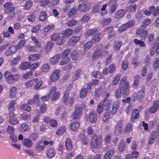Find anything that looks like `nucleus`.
<instances>
[{"label":"nucleus","instance_id":"nucleus-3","mask_svg":"<svg viewBox=\"0 0 159 159\" xmlns=\"http://www.w3.org/2000/svg\"><path fill=\"white\" fill-rule=\"evenodd\" d=\"M4 77L7 80L8 82L10 84H12L17 81L19 76L17 74L12 75L9 71L6 72L4 75Z\"/></svg>","mask_w":159,"mask_h":159},{"label":"nucleus","instance_id":"nucleus-25","mask_svg":"<svg viewBox=\"0 0 159 159\" xmlns=\"http://www.w3.org/2000/svg\"><path fill=\"white\" fill-rule=\"evenodd\" d=\"M78 53L76 50L72 51L70 52V56L71 58L73 60H77L78 58Z\"/></svg>","mask_w":159,"mask_h":159},{"label":"nucleus","instance_id":"nucleus-30","mask_svg":"<svg viewBox=\"0 0 159 159\" xmlns=\"http://www.w3.org/2000/svg\"><path fill=\"white\" fill-rule=\"evenodd\" d=\"M136 8V6L134 4H132L127 7V11L129 13L133 12L135 11Z\"/></svg>","mask_w":159,"mask_h":159},{"label":"nucleus","instance_id":"nucleus-40","mask_svg":"<svg viewBox=\"0 0 159 159\" xmlns=\"http://www.w3.org/2000/svg\"><path fill=\"white\" fill-rule=\"evenodd\" d=\"M154 39V34L151 33L148 36L147 43L149 44H152Z\"/></svg>","mask_w":159,"mask_h":159},{"label":"nucleus","instance_id":"nucleus-34","mask_svg":"<svg viewBox=\"0 0 159 159\" xmlns=\"http://www.w3.org/2000/svg\"><path fill=\"white\" fill-rule=\"evenodd\" d=\"M144 89H141L137 93V96L138 98L140 100H142L144 97Z\"/></svg>","mask_w":159,"mask_h":159},{"label":"nucleus","instance_id":"nucleus-4","mask_svg":"<svg viewBox=\"0 0 159 159\" xmlns=\"http://www.w3.org/2000/svg\"><path fill=\"white\" fill-rule=\"evenodd\" d=\"M60 95V92L57 91V88L55 86H53L51 87L49 95L52 101H54L57 100Z\"/></svg>","mask_w":159,"mask_h":159},{"label":"nucleus","instance_id":"nucleus-57","mask_svg":"<svg viewBox=\"0 0 159 159\" xmlns=\"http://www.w3.org/2000/svg\"><path fill=\"white\" fill-rule=\"evenodd\" d=\"M107 6V4H105L102 7L101 11L100 12V13L102 16H104L107 14V11L105 10Z\"/></svg>","mask_w":159,"mask_h":159},{"label":"nucleus","instance_id":"nucleus-17","mask_svg":"<svg viewBox=\"0 0 159 159\" xmlns=\"http://www.w3.org/2000/svg\"><path fill=\"white\" fill-rule=\"evenodd\" d=\"M97 46L99 47L100 48H98L94 52L93 54V58L94 59H95L98 58L99 56H101V51H100V49L102 47V45L101 44H97Z\"/></svg>","mask_w":159,"mask_h":159},{"label":"nucleus","instance_id":"nucleus-10","mask_svg":"<svg viewBox=\"0 0 159 159\" xmlns=\"http://www.w3.org/2000/svg\"><path fill=\"white\" fill-rule=\"evenodd\" d=\"M122 124L120 122H118L116 124L114 128V134L116 136L120 135L122 132L121 127Z\"/></svg>","mask_w":159,"mask_h":159},{"label":"nucleus","instance_id":"nucleus-53","mask_svg":"<svg viewBox=\"0 0 159 159\" xmlns=\"http://www.w3.org/2000/svg\"><path fill=\"white\" fill-rule=\"evenodd\" d=\"M150 86L151 89H155L157 88V81L156 80H152L150 82Z\"/></svg>","mask_w":159,"mask_h":159},{"label":"nucleus","instance_id":"nucleus-39","mask_svg":"<svg viewBox=\"0 0 159 159\" xmlns=\"http://www.w3.org/2000/svg\"><path fill=\"white\" fill-rule=\"evenodd\" d=\"M16 104V102L15 100H12L10 102L8 106V109L10 111H13L14 109L15 105Z\"/></svg>","mask_w":159,"mask_h":159},{"label":"nucleus","instance_id":"nucleus-2","mask_svg":"<svg viewBox=\"0 0 159 159\" xmlns=\"http://www.w3.org/2000/svg\"><path fill=\"white\" fill-rule=\"evenodd\" d=\"M102 143V137L101 135L97 136L94 134L93 136L90 143L91 148H96L101 147Z\"/></svg>","mask_w":159,"mask_h":159},{"label":"nucleus","instance_id":"nucleus-28","mask_svg":"<svg viewBox=\"0 0 159 159\" xmlns=\"http://www.w3.org/2000/svg\"><path fill=\"white\" fill-rule=\"evenodd\" d=\"M115 152L114 150L107 152L104 156V159H110Z\"/></svg>","mask_w":159,"mask_h":159},{"label":"nucleus","instance_id":"nucleus-52","mask_svg":"<svg viewBox=\"0 0 159 159\" xmlns=\"http://www.w3.org/2000/svg\"><path fill=\"white\" fill-rule=\"evenodd\" d=\"M9 123L12 125H15L18 124L19 121L16 118H10L8 120Z\"/></svg>","mask_w":159,"mask_h":159},{"label":"nucleus","instance_id":"nucleus-11","mask_svg":"<svg viewBox=\"0 0 159 159\" xmlns=\"http://www.w3.org/2000/svg\"><path fill=\"white\" fill-rule=\"evenodd\" d=\"M45 146L43 140H40L36 144L35 147V150L37 152H40L44 149Z\"/></svg>","mask_w":159,"mask_h":159},{"label":"nucleus","instance_id":"nucleus-13","mask_svg":"<svg viewBox=\"0 0 159 159\" xmlns=\"http://www.w3.org/2000/svg\"><path fill=\"white\" fill-rule=\"evenodd\" d=\"M22 143L24 147L28 148H31L33 145V142L29 139H23Z\"/></svg>","mask_w":159,"mask_h":159},{"label":"nucleus","instance_id":"nucleus-6","mask_svg":"<svg viewBox=\"0 0 159 159\" xmlns=\"http://www.w3.org/2000/svg\"><path fill=\"white\" fill-rule=\"evenodd\" d=\"M112 103L111 100H108L107 101V98H106L103 100L101 101L100 103H102L103 110H105L106 111H107L110 110Z\"/></svg>","mask_w":159,"mask_h":159},{"label":"nucleus","instance_id":"nucleus-48","mask_svg":"<svg viewBox=\"0 0 159 159\" xmlns=\"http://www.w3.org/2000/svg\"><path fill=\"white\" fill-rule=\"evenodd\" d=\"M77 23L76 20H69L67 23V25L70 27H72L75 26Z\"/></svg>","mask_w":159,"mask_h":159},{"label":"nucleus","instance_id":"nucleus-32","mask_svg":"<svg viewBox=\"0 0 159 159\" xmlns=\"http://www.w3.org/2000/svg\"><path fill=\"white\" fill-rule=\"evenodd\" d=\"M30 64L27 62H25L22 63L19 66V68L20 70H26L30 67Z\"/></svg>","mask_w":159,"mask_h":159},{"label":"nucleus","instance_id":"nucleus-43","mask_svg":"<svg viewBox=\"0 0 159 159\" xmlns=\"http://www.w3.org/2000/svg\"><path fill=\"white\" fill-rule=\"evenodd\" d=\"M140 79V76L139 75H136L135 76L134 82L133 84V87H136L138 86Z\"/></svg>","mask_w":159,"mask_h":159},{"label":"nucleus","instance_id":"nucleus-27","mask_svg":"<svg viewBox=\"0 0 159 159\" xmlns=\"http://www.w3.org/2000/svg\"><path fill=\"white\" fill-rule=\"evenodd\" d=\"M41 56L38 54H36L30 55L28 57V59L31 61L37 60Z\"/></svg>","mask_w":159,"mask_h":159},{"label":"nucleus","instance_id":"nucleus-12","mask_svg":"<svg viewBox=\"0 0 159 159\" xmlns=\"http://www.w3.org/2000/svg\"><path fill=\"white\" fill-rule=\"evenodd\" d=\"M58 71V70H55L52 73L50 79L52 82H55L59 78L60 74Z\"/></svg>","mask_w":159,"mask_h":159},{"label":"nucleus","instance_id":"nucleus-45","mask_svg":"<svg viewBox=\"0 0 159 159\" xmlns=\"http://www.w3.org/2000/svg\"><path fill=\"white\" fill-rule=\"evenodd\" d=\"M66 131L65 126H61L59 128L56 132V134L58 135H61L63 134Z\"/></svg>","mask_w":159,"mask_h":159},{"label":"nucleus","instance_id":"nucleus-42","mask_svg":"<svg viewBox=\"0 0 159 159\" xmlns=\"http://www.w3.org/2000/svg\"><path fill=\"white\" fill-rule=\"evenodd\" d=\"M92 76L95 78H102L103 77L102 73L99 71H94L92 74Z\"/></svg>","mask_w":159,"mask_h":159},{"label":"nucleus","instance_id":"nucleus-29","mask_svg":"<svg viewBox=\"0 0 159 159\" xmlns=\"http://www.w3.org/2000/svg\"><path fill=\"white\" fill-rule=\"evenodd\" d=\"M60 56L59 55H57L50 60V62L53 64H55L57 63L59 60Z\"/></svg>","mask_w":159,"mask_h":159},{"label":"nucleus","instance_id":"nucleus-64","mask_svg":"<svg viewBox=\"0 0 159 159\" xmlns=\"http://www.w3.org/2000/svg\"><path fill=\"white\" fill-rule=\"evenodd\" d=\"M38 137V134L36 133H32L30 135V138L33 141H35Z\"/></svg>","mask_w":159,"mask_h":159},{"label":"nucleus","instance_id":"nucleus-23","mask_svg":"<svg viewBox=\"0 0 159 159\" xmlns=\"http://www.w3.org/2000/svg\"><path fill=\"white\" fill-rule=\"evenodd\" d=\"M89 8V6L86 4L82 3L79 5L78 9L81 11H88Z\"/></svg>","mask_w":159,"mask_h":159},{"label":"nucleus","instance_id":"nucleus-21","mask_svg":"<svg viewBox=\"0 0 159 159\" xmlns=\"http://www.w3.org/2000/svg\"><path fill=\"white\" fill-rule=\"evenodd\" d=\"M139 117V111L137 109L133 110L132 112L131 119V121L132 122L134 121V120L138 118Z\"/></svg>","mask_w":159,"mask_h":159},{"label":"nucleus","instance_id":"nucleus-18","mask_svg":"<svg viewBox=\"0 0 159 159\" xmlns=\"http://www.w3.org/2000/svg\"><path fill=\"white\" fill-rule=\"evenodd\" d=\"M126 13L125 9H120L117 11L115 15V17L116 19H119L122 17Z\"/></svg>","mask_w":159,"mask_h":159},{"label":"nucleus","instance_id":"nucleus-62","mask_svg":"<svg viewBox=\"0 0 159 159\" xmlns=\"http://www.w3.org/2000/svg\"><path fill=\"white\" fill-rule=\"evenodd\" d=\"M64 37L63 36L58 37L57 39V43L58 45L62 44L64 43Z\"/></svg>","mask_w":159,"mask_h":159},{"label":"nucleus","instance_id":"nucleus-9","mask_svg":"<svg viewBox=\"0 0 159 159\" xmlns=\"http://www.w3.org/2000/svg\"><path fill=\"white\" fill-rule=\"evenodd\" d=\"M12 6V3L10 2H6L4 4L3 7L5 8L4 11L6 13H9L15 10V7Z\"/></svg>","mask_w":159,"mask_h":159},{"label":"nucleus","instance_id":"nucleus-1","mask_svg":"<svg viewBox=\"0 0 159 159\" xmlns=\"http://www.w3.org/2000/svg\"><path fill=\"white\" fill-rule=\"evenodd\" d=\"M119 89L122 91L124 98H126L129 94L130 86L128 81L127 80L126 77H123L121 80L119 84Z\"/></svg>","mask_w":159,"mask_h":159},{"label":"nucleus","instance_id":"nucleus-15","mask_svg":"<svg viewBox=\"0 0 159 159\" xmlns=\"http://www.w3.org/2000/svg\"><path fill=\"white\" fill-rule=\"evenodd\" d=\"M79 36H73L70 38L69 40L68 43L70 45H74L77 43L80 40Z\"/></svg>","mask_w":159,"mask_h":159},{"label":"nucleus","instance_id":"nucleus-7","mask_svg":"<svg viewBox=\"0 0 159 159\" xmlns=\"http://www.w3.org/2000/svg\"><path fill=\"white\" fill-rule=\"evenodd\" d=\"M82 110L83 108L81 106L77 107L71 116L72 119L74 120H78L82 115Z\"/></svg>","mask_w":159,"mask_h":159},{"label":"nucleus","instance_id":"nucleus-38","mask_svg":"<svg viewBox=\"0 0 159 159\" xmlns=\"http://www.w3.org/2000/svg\"><path fill=\"white\" fill-rule=\"evenodd\" d=\"M97 32V30L95 29H89L85 33L86 36H91Z\"/></svg>","mask_w":159,"mask_h":159},{"label":"nucleus","instance_id":"nucleus-55","mask_svg":"<svg viewBox=\"0 0 159 159\" xmlns=\"http://www.w3.org/2000/svg\"><path fill=\"white\" fill-rule=\"evenodd\" d=\"M33 3L31 1H27L24 6V8L25 10H27L30 8L32 5Z\"/></svg>","mask_w":159,"mask_h":159},{"label":"nucleus","instance_id":"nucleus-51","mask_svg":"<svg viewBox=\"0 0 159 159\" xmlns=\"http://www.w3.org/2000/svg\"><path fill=\"white\" fill-rule=\"evenodd\" d=\"M120 76L119 74L116 75L113 80L112 83V84L115 85H116L119 82Z\"/></svg>","mask_w":159,"mask_h":159},{"label":"nucleus","instance_id":"nucleus-24","mask_svg":"<svg viewBox=\"0 0 159 159\" xmlns=\"http://www.w3.org/2000/svg\"><path fill=\"white\" fill-rule=\"evenodd\" d=\"M73 32V30L71 29H67L62 32V34L66 37H68L70 36Z\"/></svg>","mask_w":159,"mask_h":159},{"label":"nucleus","instance_id":"nucleus-5","mask_svg":"<svg viewBox=\"0 0 159 159\" xmlns=\"http://www.w3.org/2000/svg\"><path fill=\"white\" fill-rule=\"evenodd\" d=\"M69 94L68 90L65 91L64 94L63 102L66 105L70 106L73 104L74 99L73 97H69Z\"/></svg>","mask_w":159,"mask_h":159},{"label":"nucleus","instance_id":"nucleus-59","mask_svg":"<svg viewBox=\"0 0 159 159\" xmlns=\"http://www.w3.org/2000/svg\"><path fill=\"white\" fill-rule=\"evenodd\" d=\"M111 21V18H107L102 20L101 23L102 25H105L109 24Z\"/></svg>","mask_w":159,"mask_h":159},{"label":"nucleus","instance_id":"nucleus-61","mask_svg":"<svg viewBox=\"0 0 159 159\" xmlns=\"http://www.w3.org/2000/svg\"><path fill=\"white\" fill-rule=\"evenodd\" d=\"M122 44V42L120 41L116 42L114 46V49L116 50H119Z\"/></svg>","mask_w":159,"mask_h":159},{"label":"nucleus","instance_id":"nucleus-20","mask_svg":"<svg viewBox=\"0 0 159 159\" xmlns=\"http://www.w3.org/2000/svg\"><path fill=\"white\" fill-rule=\"evenodd\" d=\"M19 129L22 132H25L30 129L29 125L25 123H24L19 127Z\"/></svg>","mask_w":159,"mask_h":159},{"label":"nucleus","instance_id":"nucleus-31","mask_svg":"<svg viewBox=\"0 0 159 159\" xmlns=\"http://www.w3.org/2000/svg\"><path fill=\"white\" fill-rule=\"evenodd\" d=\"M47 17V15L45 11L41 12L39 16V19L40 20L43 21L46 20Z\"/></svg>","mask_w":159,"mask_h":159},{"label":"nucleus","instance_id":"nucleus-44","mask_svg":"<svg viewBox=\"0 0 159 159\" xmlns=\"http://www.w3.org/2000/svg\"><path fill=\"white\" fill-rule=\"evenodd\" d=\"M20 108L22 110L28 111H30L31 110V107L25 104H24L20 105Z\"/></svg>","mask_w":159,"mask_h":159},{"label":"nucleus","instance_id":"nucleus-33","mask_svg":"<svg viewBox=\"0 0 159 159\" xmlns=\"http://www.w3.org/2000/svg\"><path fill=\"white\" fill-rule=\"evenodd\" d=\"M21 59L20 57L19 56L15 58L14 59L10 62V65L11 66H14L16 65L18 62L20 61Z\"/></svg>","mask_w":159,"mask_h":159},{"label":"nucleus","instance_id":"nucleus-22","mask_svg":"<svg viewBox=\"0 0 159 159\" xmlns=\"http://www.w3.org/2000/svg\"><path fill=\"white\" fill-rule=\"evenodd\" d=\"M102 37L101 34H95L91 39V42L93 43H95L98 42L100 39Z\"/></svg>","mask_w":159,"mask_h":159},{"label":"nucleus","instance_id":"nucleus-36","mask_svg":"<svg viewBox=\"0 0 159 159\" xmlns=\"http://www.w3.org/2000/svg\"><path fill=\"white\" fill-rule=\"evenodd\" d=\"M134 41L135 44L136 45H139L141 47H146L145 43L141 40H139L137 39H134Z\"/></svg>","mask_w":159,"mask_h":159},{"label":"nucleus","instance_id":"nucleus-8","mask_svg":"<svg viewBox=\"0 0 159 159\" xmlns=\"http://www.w3.org/2000/svg\"><path fill=\"white\" fill-rule=\"evenodd\" d=\"M159 107V101L156 100L153 101L152 106L149 109V112L151 113H153L157 112Z\"/></svg>","mask_w":159,"mask_h":159},{"label":"nucleus","instance_id":"nucleus-35","mask_svg":"<svg viewBox=\"0 0 159 159\" xmlns=\"http://www.w3.org/2000/svg\"><path fill=\"white\" fill-rule=\"evenodd\" d=\"M65 146L68 150H70L72 148V145L71 141L70 139H66L65 142Z\"/></svg>","mask_w":159,"mask_h":159},{"label":"nucleus","instance_id":"nucleus-60","mask_svg":"<svg viewBox=\"0 0 159 159\" xmlns=\"http://www.w3.org/2000/svg\"><path fill=\"white\" fill-rule=\"evenodd\" d=\"M132 130V125L130 124H128L125 128V132L127 133H129Z\"/></svg>","mask_w":159,"mask_h":159},{"label":"nucleus","instance_id":"nucleus-50","mask_svg":"<svg viewBox=\"0 0 159 159\" xmlns=\"http://www.w3.org/2000/svg\"><path fill=\"white\" fill-rule=\"evenodd\" d=\"M88 93V91L87 89L85 88H82L80 92V97L82 98H84Z\"/></svg>","mask_w":159,"mask_h":159},{"label":"nucleus","instance_id":"nucleus-37","mask_svg":"<svg viewBox=\"0 0 159 159\" xmlns=\"http://www.w3.org/2000/svg\"><path fill=\"white\" fill-rule=\"evenodd\" d=\"M26 43V41L25 40H22L20 41L16 45V47L18 49H20L23 48Z\"/></svg>","mask_w":159,"mask_h":159},{"label":"nucleus","instance_id":"nucleus-58","mask_svg":"<svg viewBox=\"0 0 159 159\" xmlns=\"http://www.w3.org/2000/svg\"><path fill=\"white\" fill-rule=\"evenodd\" d=\"M16 88L15 87L12 88L10 90L9 96L10 97H13L14 96L16 93Z\"/></svg>","mask_w":159,"mask_h":159},{"label":"nucleus","instance_id":"nucleus-54","mask_svg":"<svg viewBox=\"0 0 159 159\" xmlns=\"http://www.w3.org/2000/svg\"><path fill=\"white\" fill-rule=\"evenodd\" d=\"M70 52V49H67L64 51L61 54V57H69L68 55Z\"/></svg>","mask_w":159,"mask_h":159},{"label":"nucleus","instance_id":"nucleus-41","mask_svg":"<svg viewBox=\"0 0 159 159\" xmlns=\"http://www.w3.org/2000/svg\"><path fill=\"white\" fill-rule=\"evenodd\" d=\"M62 60L60 62V64L63 66L68 63L70 61L69 57H61Z\"/></svg>","mask_w":159,"mask_h":159},{"label":"nucleus","instance_id":"nucleus-63","mask_svg":"<svg viewBox=\"0 0 159 159\" xmlns=\"http://www.w3.org/2000/svg\"><path fill=\"white\" fill-rule=\"evenodd\" d=\"M89 17L88 15H85L83 16L81 20V23H86L89 20Z\"/></svg>","mask_w":159,"mask_h":159},{"label":"nucleus","instance_id":"nucleus-19","mask_svg":"<svg viewBox=\"0 0 159 159\" xmlns=\"http://www.w3.org/2000/svg\"><path fill=\"white\" fill-rule=\"evenodd\" d=\"M80 127V124L77 121L72 123L70 125L71 129L73 131H75L78 129Z\"/></svg>","mask_w":159,"mask_h":159},{"label":"nucleus","instance_id":"nucleus-26","mask_svg":"<svg viewBox=\"0 0 159 159\" xmlns=\"http://www.w3.org/2000/svg\"><path fill=\"white\" fill-rule=\"evenodd\" d=\"M89 120L91 123H95L97 121V114L95 113H90L89 116Z\"/></svg>","mask_w":159,"mask_h":159},{"label":"nucleus","instance_id":"nucleus-49","mask_svg":"<svg viewBox=\"0 0 159 159\" xmlns=\"http://www.w3.org/2000/svg\"><path fill=\"white\" fill-rule=\"evenodd\" d=\"M53 46V43L51 41L48 42L46 44L45 47L46 51H50L52 48Z\"/></svg>","mask_w":159,"mask_h":159},{"label":"nucleus","instance_id":"nucleus-46","mask_svg":"<svg viewBox=\"0 0 159 159\" xmlns=\"http://www.w3.org/2000/svg\"><path fill=\"white\" fill-rule=\"evenodd\" d=\"M9 139L10 141L12 143H16L18 140L17 136L14 133L10 135Z\"/></svg>","mask_w":159,"mask_h":159},{"label":"nucleus","instance_id":"nucleus-14","mask_svg":"<svg viewBox=\"0 0 159 159\" xmlns=\"http://www.w3.org/2000/svg\"><path fill=\"white\" fill-rule=\"evenodd\" d=\"M47 156L49 158H52L56 154V152L54 149L52 148H49L46 151Z\"/></svg>","mask_w":159,"mask_h":159},{"label":"nucleus","instance_id":"nucleus-16","mask_svg":"<svg viewBox=\"0 0 159 159\" xmlns=\"http://www.w3.org/2000/svg\"><path fill=\"white\" fill-rule=\"evenodd\" d=\"M120 107L119 104L118 102H113L112 107L111 113L112 114H115L117 112Z\"/></svg>","mask_w":159,"mask_h":159},{"label":"nucleus","instance_id":"nucleus-47","mask_svg":"<svg viewBox=\"0 0 159 159\" xmlns=\"http://www.w3.org/2000/svg\"><path fill=\"white\" fill-rule=\"evenodd\" d=\"M93 44L91 41L87 42L84 45V49L85 50H88L92 46Z\"/></svg>","mask_w":159,"mask_h":159},{"label":"nucleus","instance_id":"nucleus-56","mask_svg":"<svg viewBox=\"0 0 159 159\" xmlns=\"http://www.w3.org/2000/svg\"><path fill=\"white\" fill-rule=\"evenodd\" d=\"M6 129L7 132L10 135L14 133V129L12 126L8 125Z\"/></svg>","mask_w":159,"mask_h":159}]
</instances>
